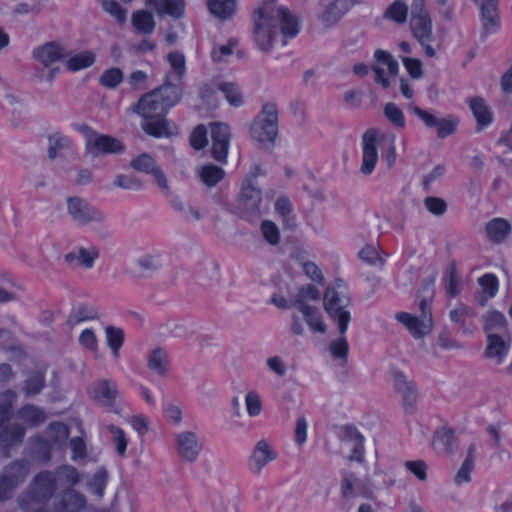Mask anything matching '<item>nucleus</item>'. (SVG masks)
Returning a JSON list of instances; mask_svg holds the SVG:
<instances>
[{
  "instance_id": "1",
  "label": "nucleus",
  "mask_w": 512,
  "mask_h": 512,
  "mask_svg": "<svg viewBox=\"0 0 512 512\" xmlns=\"http://www.w3.org/2000/svg\"><path fill=\"white\" fill-rule=\"evenodd\" d=\"M278 26L284 37L293 38L299 32L297 19L284 7L267 2L255 10L252 36L261 51H269L272 48Z\"/></svg>"
},
{
  "instance_id": "2",
  "label": "nucleus",
  "mask_w": 512,
  "mask_h": 512,
  "mask_svg": "<svg viewBox=\"0 0 512 512\" xmlns=\"http://www.w3.org/2000/svg\"><path fill=\"white\" fill-rule=\"evenodd\" d=\"M379 150L388 168H392L397 160L396 137L385 135L378 130L366 131L361 139L360 172L364 176L371 175L379 161Z\"/></svg>"
},
{
  "instance_id": "3",
  "label": "nucleus",
  "mask_w": 512,
  "mask_h": 512,
  "mask_svg": "<svg viewBox=\"0 0 512 512\" xmlns=\"http://www.w3.org/2000/svg\"><path fill=\"white\" fill-rule=\"evenodd\" d=\"M132 109L144 119L142 128L147 134L154 137H168L174 134V127L162 118L166 110L159 100V95L154 91L143 96Z\"/></svg>"
},
{
  "instance_id": "4",
  "label": "nucleus",
  "mask_w": 512,
  "mask_h": 512,
  "mask_svg": "<svg viewBox=\"0 0 512 512\" xmlns=\"http://www.w3.org/2000/svg\"><path fill=\"white\" fill-rule=\"evenodd\" d=\"M67 213L71 220L80 226H98L97 233L101 238L111 236L107 216L80 197L67 199Z\"/></svg>"
},
{
  "instance_id": "5",
  "label": "nucleus",
  "mask_w": 512,
  "mask_h": 512,
  "mask_svg": "<svg viewBox=\"0 0 512 512\" xmlns=\"http://www.w3.org/2000/svg\"><path fill=\"white\" fill-rule=\"evenodd\" d=\"M323 302L327 314L337 323L340 334L344 335L351 320L348 309L350 297L346 287L337 285L327 288Z\"/></svg>"
},
{
  "instance_id": "6",
  "label": "nucleus",
  "mask_w": 512,
  "mask_h": 512,
  "mask_svg": "<svg viewBox=\"0 0 512 512\" xmlns=\"http://www.w3.org/2000/svg\"><path fill=\"white\" fill-rule=\"evenodd\" d=\"M277 131V109L273 104H265L251 126V136L262 145H270L275 141Z\"/></svg>"
},
{
  "instance_id": "7",
  "label": "nucleus",
  "mask_w": 512,
  "mask_h": 512,
  "mask_svg": "<svg viewBox=\"0 0 512 512\" xmlns=\"http://www.w3.org/2000/svg\"><path fill=\"white\" fill-rule=\"evenodd\" d=\"M86 153L98 157L106 154H119L124 151V145L115 137L100 134L88 126H81Z\"/></svg>"
},
{
  "instance_id": "8",
  "label": "nucleus",
  "mask_w": 512,
  "mask_h": 512,
  "mask_svg": "<svg viewBox=\"0 0 512 512\" xmlns=\"http://www.w3.org/2000/svg\"><path fill=\"white\" fill-rule=\"evenodd\" d=\"M419 308L421 310L419 316L407 312H398L395 314V319L402 324L415 339L429 335L433 328V319L429 303L422 300L419 304Z\"/></svg>"
},
{
  "instance_id": "9",
  "label": "nucleus",
  "mask_w": 512,
  "mask_h": 512,
  "mask_svg": "<svg viewBox=\"0 0 512 512\" xmlns=\"http://www.w3.org/2000/svg\"><path fill=\"white\" fill-rule=\"evenodd\" d=\"M292 314L291 331L294 335L302 336L305 333V327L302 319L313 333L325 334L327 326L323 320L321 312L310 304L299 303V309Z\"/></svg>"
},
{
  "instance_id": "10",
  "label": "nucleus",
  "mask_w": 512,
  "mask_h": 512,
  "mask_svg": "<svg viewBox=\"0 0 512 512\" xmlns=\"http://www.w3.org/2000/svg\"><path fill=\"white\" fill-rule=\"evenodd\" d=\"M174 448L182 462L194 463L202 453L203 443L197 432L181 430L174 434Z\"/></svg>"
},
{
  "instance_id": "11",
  "label": "nucleus",
  "mask_w": 512,
  "mask_h": 512,
  "mask_svg": "<svg viewBox=\"0 0 512 512\" xmlns=\"http://www.w3.org/2000/svg\"><path fill=\"white\" fill-rule=\"evenodd\" d=\"M410 27L413 36L420 44L432 42L433 25L429 13L424 7V0H415L412 5Z\"/></svg>"
},
{
  "instance_id": "12",
  "label": "nucleus",
  "mask_w": 512,
  "mask_h": 512,
  "mask_svg": "<svg viewBox=\"0 0 512 512\" xmlns=\"http://www.w3.org/2000/svg\"><path fill=\"white\" fill-rule=\"evenodd\" d=\"M130 166L136 171L151 175L154 178V181L158 185L161 192L165 196L171 195V189L169 186L168 179L164 171L157 164L154 158H152V156L146 153L140 154L133 158V160L130 163Z\"/></svg>"
},
{
  "instance_id": "13",
  "label": "nucleus",
  "mask_w": 512,
  "mask_h": 512,
  "mask_svg": "<svg viewBox=\"0 0 512 512\" xmlns=\"http://www.w3.org/2000/svg\"><path fill=\"white\" fill-rule=\"evenodd\" d=\"M278 457V453L275 450L273 444L267 439L258 440L248 458L249 470L259 475L262 471Z\"/></svg>"
},
{
  "instance_id": "14",
  "label": "nucleus",
  "mask_w": 512,
  "mask_h": 512,
  "mask_svg": "<svg viewBox=\"0 0 512 512\" xmlns=\"http://www.w3.org/2000/svg\"><path fill=\"white\" fill-rule=\"evenodd\" d=\"M374 59L372 70L375 73V81L382 87L388 88L391 84L390 79L399 71L398 62L384 50H376Z\"/></svg>"
},
{
  "instance_id": "15",
  "label": "nucleus",
  "mask_w": 512,
  "mask_h": 512,
  "mask_svg": "<svg viewBox=\"0 0 512 512\" xmlns=\"http://www.w3.org/2000/svg\"><path fill=\"white\" fill-rule=\"evenodd\" d=\"M212 156L221 163L227 162L230 128L224 123L211 124Z\"/></svg>"
},
{
  "instance_id": "16",
  "label": "nucleus",
  "mask_w": 512,
  "mask_h": 512,
  "mask_svg": "<svg viewBox=\"0 0 512 512\" xmlns=\"http://www.w3.org/2000/svg\"><path fill=\"white\" fill-rule=\"evenodd\" d=\"M87 393L93 401L103 406H112L119 397L117 384L106 379L92 383Z\"/></svg>"
},
{
  "instance_id": "17",
  "label": "nucleus",
  "mask_w": 512,
  "mask_h": 512,
  "mask_svg": "<svg viewBox=\"0 0 512 512\" xmlns=\"http://www.w3.org/2000/svg\"><path fill=\"white\" fill-rule=\"evenodd\" d=\"M510 352V343L498 334H489L486 339L484 357L494 365H501Z\"/></svg>"
},
{
  "instance_id": "18",
  "label": "nucleus",
  "mask_w": 512,
  "mask_h": 512,
  "mask_svg": "<svg viewBox=\"0 0 512 512\" xmlns=\"http://www.w3.org/2000/svg\"><path fill=\"white\" fill-rule=\"evenodd\" d=\"M364 0H333L326 5L322 13V21L326 25H333L338 22L355 4L361 3Z\"/></svg>"
},
{
  "instance_id": "19",
  "label": "nucleus",
  "mask_w": 512,
  "mask_h": 512,
  "mask_svg": "<svg viewBox=\"0 0 512 512\" xmlns=\"http://www.w3.org/2000/svg\"><path fill=\"white\" fill-rule=\"evenodd\" d=\"M64 57H67L64 48L53 42L46 43L33 51V58L44 67H50Z\"/></svg>"
},
{
  "instance_id": "20",
  "label": "nucleus",
  "mask_w": 512,
  "mask_h": 512,
  "mask_svg": "<svg viewBox=\"0 0 512 512\" xmlns=\"http://www.w3.org/2000/svg\"><path fill=\"white\" fill-rule=\"evenodd\" d=\"M99 255L100 252L96 246H81L66 254L65 260L68 263H75L78 266L84 267L86 269H91L94 266L95 261L98 259Z\"/></svg>"
},
{
  "instance_id": "21",
  "label": "nucleus",
  "mask_w": 512,
  "mask_h": 512,
  "mask_svg": "<svg viewBox=\"0 0 512 512\" xmlns=\"http://www.w3.org/2000/svg\"><path fill=\"white\" fill-rule=\"evenodd\" d=\"M147 367L154 374L166 377L170 369V357L168 352L161 347L153 348L147 356Z\"/></svg>"
},
{
  "instance_id": "22",
  "label": "nucleus",
  "mask_w": 512,
  "mask_h": 512,
  "mask_svg": "<svg viewBox=\"0 0 512 512\" xmlns=\"http://www.w3.org/2000/svg\"><path fill=\"white\" fill-rule=\"evenodd\" d=\"M240 203L249 212L259 210L261 203V191L252 180H246L242 184L240 192Z\"/></svg>"
},
{
  "instance_id": "23",
  "label": "nucleus",
  "mask_w": 512,
  "mask_h": 512,
  "mask_svg": "<svg viewBox=\"0 0 512 512\" xmlns=\"http://www.w3.org/2000/svg\"><path fill=\"white\" fill-rule=\"evenodd\" d=\"M512 226L504 218H494L490 220L485 227L487 238L494 243H502L511 233Z\"/></svg>"
},
{
  "instance_id": "24",
  "label": "nucleus",
  "mask_w": 512,
  "mask_h": 512,
  "mask_svg": "<svg viewBox=\"0 0 512 512\" xmlns=\"http://www.w3.org/2000/svg\"><path fill=\"white\" fill-rule=\"evenodd\" d=\"M394 386L395 389L402 395L404 406L407 409L413 408L417 398V392L413 383L410 382L404 374L395 372Z\"/></svg>"
},
{
  "instance_id": "25",
  "label": "nucleus",
  "mask_w": 512,
  "mask_h": 512,
  "mask_svg": "<svg viewBox=\"0 0 512 512\" xmlns=\"http://www.w3.org/2000/svg\"><path fill=\"white\" fill-rule=\"evenodd\" d=\"M147 5L159 14L181 17L185 11L183 0H147Z\"/></svg>"
},
{
  "instance_id": "26",
  "label": "nucleus",
  "mask_w": 512,
  "mask_h": 512,
  "mask_svg": "<svg viewBox=\"0 0 512 512\" xmlns=\"http://www.w3.org/2000/svg\"><path fill=\"white\" fill-rule=\"evenodd\" d=\"M209 12L220 20H229L237 12V0H208Z\"/></svg>"
},
{
  "instance_id": "27",
  "label": "nucleus",
  "mask_w": 512,
  "mask_h": 512,
  "mask_svg": "<svg viewBox=\"0 0 512 512\" xmlns=\"http://www.w3.org/2000/svg\"><path fill=\"white\" fill-rule=\"evenodd\" d=\"M396 483V477L391 470L375 465L374 471L369 478V485L374 490H387Z\"/></svg>"
},
{
  "instance_id": "28",
  "label": "nucleus",
  "mask_w": 512,
  "mask_h": 512,
  "mask_svg": "<svg viewBox=\"0 0 512 512\" xmlns=\"http://www.w3.org/2000/svg\"><path fill=\"white\" fill-rule=\"evenodd\" d=\"M73 149L72 140L62 133H53L48 138V156L50 159L61 156L63 152L72 151Z\"/></svg>"
},
{
  "instance_id": "29",
  "label": "nucleus",
  "mask_w": 512,
  "mask_h": 512,
  "mask_svg": "<svg viewBox=\"0 0 512 512\" xmlns=\"http://www.w3.org/2000/svg\"><path fill=\"white\" fill-rule=\"evenodd\" d=\"M483 328L487 336L503 332L507 327V320L503 313L497 310H488L483 316Z\"/></svg>"
},
{
  "instance_id": "30",
  "label": "nucleus",
  "mask_w": 512,
  "mask_h": 512,
  "mask_svg": "<svg viewBox=\"0 0 512 512\" xmlns=\"http://www.w3.org/2000/svg\"><path fill=\"white\" fill-rule=\"evenodd\" d=\"M154 93L159 95V100L163 103L164 109L167 110L178 103L181 97V89L175 82L172 84L170 81L164 84Z\"/></svg>"
},
{
  "instance_id": "31",
  "label": "nucleus",
  "mask_w": 512,
  "mask_h": 512,
  "mask_svg": "<svg viewBox=\"0 0 512 512\" xmlns=\"http://www.w3.org/2000/svg\"><path fill=\"white\" fill-rule=\"evenodd\" d=\"M478 283L482 289V295L479 298L480 305H486L487 301L496 296L498 292V279L493 274H485L478 279Z\"/></svg>"
},
{
  "instance_id": "32",
  "label": "nucleus",
  "mask_w": 512,
  "mask_h": 512,
  "mask_svg": "<svg viewBox=\"0 0 512 512\" xmlns=\"http://www.w3.org/2000/svg\"><path fill=\"white\" fill-rule=\"evenodd\" d=\"M94 62V53L91 51H83L72 55L67 54L65 64L68 70L75 72L90 67Z\"/></svg>"
},
{
  "instance_id": "33",
  "label": "nucleus",
  "mask_w": 512,
  "mask_h": 512,
  "mask_svg": "<svg viewBox=\"0 0 512 512\" xmlns=\"http://www.w3.org/2000/svg\"><path fill=\"white\" fill-rule=\"evenodd\" d=\"M469 106L479 126L484 127L492 122V113L482 98L471 99Z\"/></svg>"
},
{
  "instance_id": "34",
  "label": "nucleus",
  "mask_w": 512,
  "mask_h": 512,
  "mask_svg": "<svg viewBox=\"0 0 512 512\" xmlns=\"http://www.w3.org/2000/svg\"><path fill=\"white\" fill-rule=\"evenodd\" d=\"M131 22L133 27L141 34H151L155 29V21L152 14L145 10L134 12Z\"/></svg>"
},
{
  "instance_id": "35",
  "label": "nucleus",
  "mask_w": 512,
  "mask_h": 512,
  "mask_svg": "<svg viewBox=\"0 0 512 512\" xmlns=\"http://www.w3.org/2000/svg\"><path fill=\"white\" fill-rule=\"evenodd\" d=\"M197 174L206 186L213 187L223 179L225 172L223 169L209 164L199 167Z\"/></svg>"
},
{
  "instance_id": "36",
  "label": "nucleus",
  "mask_w": 512,
  "mask_h": 512,
  "mask_svg": "<svg viewBox=\"0 0 512 512\" xmlns=\"http://www.w3.org/2000/svg\"><path fill=\"white\" fill-rule=\"evenodd\" d=\"M343 431V441L353 442V453L349 456V459L361 461L363 457V436L353 427H345Z\"/></svg>"
},
{
  "instance_id": "37",
  "label": "nucleus",
  "mask_w": 512,
  "mask_h": 512,
  "mask_svg": "<svg viewBox=\"0 0 512 512\" xmlns=\"http://www.w3.org/2000/svg\"><path fill=\"white\" fill-rule=\"evenodd\" d=\"M106 343L111 349L115 359L120 356V349L124 343V332L121 328L108 326L105 328Z\"/></svg>"
},
{
  "instance_id": "38",
  "label": "nucleus",
  "mask_w": 512,
  "mask_h": 512,
  "mask_svg": "<svg viewBox=\"0 0 512 512\" xmlns=\"http://www.w3.org/2000/svg\"><path fill=\"white\" fill-rule=\"evenodd\" d=\"M475 448L471 446L468 455L455 475L454 481L457 485L468 483L471 480V473L474 469Z\"/></svg>"
},
{
  "instance_id": "39",
  "label": "nucleus",
  "mask_w": 512,
  "mask_h": 512,
  "mask_svg": "<svg viewBox=\"0 0 512 512\" xmlns=\"http://www.w3.org/2000/svg\"><path fill=\"white\" fill-rule=\"evenodd\" d=\"M219 90L223 93L227 102L234 107L243 105L244 98L239 87L233 82H221Z\"/></svg>"
},
{
  "instance_id": "40",
  "label": "nucleus",
  "mask_w": 512,
  "mask_h": 512,
  "mask_svg": "<svg viewBox=\"0 0 512 512\" xmlns=\"http://www.w3.org/2000/svg\"><path fill=\"white\" fill-rule=\"evenodd\" d=\"M107 430L109 431V433L111 435V439H112L113 444L115 445V449H116L118 456L125 457L126 451H127V446L129 443V438H128L127 434L125 433V431L122 428H120L116 425H108Z\"/></svg>"
},
{
  "instance_id": "41",
  "label": "nucleus",
  "mask_w": 512,
  "mask_h": 512,
  "mask_svg": "<svg viewBox=\"0 0 512 512\" xmlns=\"http://www.w3.org/2000/svg\"><path fill=\"white\" fill-rule=\"evenodd\" d=\"M85 504V497L73 490H69L63 495L62 510L65 512H78L85 507Z\"/></svg>"
},
{
  "instance_id": "42",
  "label": "nucleus",
  "mask_w": 512,
  "mask_h": 512,
  "mask_svg": "<svg viewBox=\"0 0 512 512\" xmlns=\"http://www.w3.org/2000/svg\"><path fill=\"white\" fill-rule=\"evenodd\" d=\"M454 441L452 431L442 428L434 436L433 445L438 453L446 454L451 452Z\"/></svg>"
},
{
  "instance_id": "43",
  "label": "nucleus",
  "mask_w": 512,
  "mask_h": 512,
  "mask_svg": "<svg viewBox=\"0 0 512 512\" xmlns=\"http://www.w3.org/2000/svg\"><path fill=\"white\" fill-rule=\"evenodd\" d=\"M275 211L282 218L283 224L287 228L296 226L295 217L292 214V205L285 197H280L275 202Z\"/></svg>"
},
{
  "instance_id": "44",
  "label": "nucleus",
  "mask_w": 512,
  "mask_h": 512,
  "mask_svg": "<svg viewBox=\"0 0 512 512\" xmlns=\"http://www.w3.org/2000/svg\"><path fill=\"white\" fill-rule=\"evenodd\" d=\"M161 266L160 259L155 255H144L135 262V273L139 276H145L157 270Z\"/></svg>"
},
{
  "instance_id": "45",
  "label": "nucleus",
  "mask_w": 512,
  "mask_h": 512,
  "mask_svg": "<svg viewBox=\"0 0 512 512\" xmlns=\"http://www.w3.org/2000/svg\"><path fill=\"white\" fill-rule=\"evenodd\" d=\"M480 15L484 36L494 34L499 30L500 20L497 10L481 11Z\"/></svg>"
},
{
  "instance_id": "46",
  "label": "nucleus",
  "mask_w": 512,
  "mask_h": 512,
  "mask_svg": "<svg viewBox=\"0 0 512 512\" xmlns=\"http://www.w3.org/2000/svg\"><path fill=\"white\" fill-rule=\"evenodd\" d=\"M385 17L398 24H403L408 17V7L404 2L396 0L386 9Z\"/></svg>"
},
{
  "instance_id": "47",
  "label": "nucleus",
  "mask_w": 512,
  "mask_h": 512,
  "mask_svg": "<svg viewBox=\"0 0 512 512\" xmlns=\"http://www.w3.org/2000/svg\"><path fill=\"white\" fill-rule=\"evenodd\" d=\"M475 312L473 308L464 304L458 303L456 306L450 310L449 319L456 324L461 325L462 327L465 325L468 319L474 318Z\"/></svg>"
},
{
  "instance_id": "48",
  "label": "nucleus",
  "mask_w": 512,
  "mask_h": 512,
  "mask_svg": "<svg viewBox=\"0 0 512 512\" xmlns=\"http://www.w3.org/2000/svg\"><path fill=\"white\" fill-rule=\"evenodd\" d=\"M167 60L172 69L169 80L174 77L175 82H179L186 70L184 55L178 52H172L167 56Z\"/></svg>"
},
{
  "instance_id": "49",
  "label": "nucleus",
  "mask_w": 512,
  "mask_h": 512,
  "mask_svg": "<svg viewBox=\"0 0 512 512\" xmlns=\"http://www.w3.org/2000/svg\"><path fill=\"white\" fill-rule=\"evenodd\" d=\"M238 46L236 39H229L226 44L215 46L211 51V57L214 62H222L231 56Z\"/></svg>"
},
{
  "instance_id": "50",
  "label": "nucleus",
  "mask_w": 512,
  "mask_h": 512,
  "mask_svg": "<svg viewBox=\"0 0 512 512\" xmlns=\"http://www.w3.org/2000/svg\"><path fill=\"white\" fill-rule=\"evenodd\" d=\"M445 290L451 297H455L461 290V281L457 275L455 266H451L444 276Z\"/></svg>"
},
{
  "instance_id": "51",
  "label": "nucleus",
  "mask_w": 512,
  "mask_h": 512,
  "mask_svg": "<svg viewBox=\"0 0 512 512\" xmlns=\"http://www.w3.org/2000/svg\"><path fill=\"white\" fill-rule=\"evenodd\" d=\"M96 311L89 306H79L72 311L68 318V323L71 326L77 325L81 322L92 320L96 318Z\"/></svg>"
},
{
  "instance_id": "52",
  "label": "nucleus",
  "mask_w": 512,
  "mask_h": 512,
  "mask_svg": "<svg viewBox=\"0 0 512 512\" xmlns=\"http://www.w3.org/2000/svg\"><path fill=\"white\" fill-rule=\"evenodd\" d=\"M245 407L247 414L250 417H256L262 412V400L259 393L255 390H250L245 395Z\"/></svg>"
},
{
  "instance_id": "53",
  "label": "nucleus",
  "mask_w": 512,
  "mask_h": 512,
  "mask_svg": "<svg viewBox=\"0 0 512 512\" xmlns=\"http://www.w3.org/2000/svg\"><path fill=\"white\" fill-rule=\"evenodd\" d=\"M107 483V473L104 469H98L88 481L89 489L99 497H102Z\"/></svg>"
},
{
  "instance_id": "54",
  "label": "nucleus",
  "mask_w": 512,
  "mask_h": 512,
  "mask_svg": "<svg viewBox=\"0 0 512 512\" xmlns=\"http://www.w3.org/2000/svg\"><path fill=\"white\" fill-rule=\"evenodd\" d=\"M320 293L319 290L311 285L308 284L306 286H303L297 294L296 299L293 302V307L295 309H299V303L302 302L303 304H309L310 301H315L319 298Z\"/></svg>"
},
{
  "instance_id": "55",
  "label": "nucleus",
  "mask_w": 512,
  "mask_h": 512,
  "mask_svg": "<svg viewBox=\"0 0 512 512\" xmlns=\"http://www.w3.org/2000/svg\"><path fill=\"white\" fill-rule=\"evenodd\" d=\"M123 80V72L119 68H110L100 76V83L107 88L117 87Z\"/></svg>"
},
{
  "instance_id": "56",
  "label": "nucleus",
  "mask_w": 512,
  "mask_h": 512,
  "mask_svg": "<svg viewBox=\"0 0 512 512\" xmlns=\"http://www.w3.org/2000/svg\"><path fill=\"white\" fill-rule=\"evenodd\" d=\"M56 487L55 476L51 472H42L35 479V489L39 492L46 491L51 494Z\"/></svg>"
},
{
  "instance_id": "57",
  "label": "nucleus",
  "mask_w": 512,
  "mask_h": 512,
  "mask_svg": "<svg viewBox=\"0 0 512 512\" xmlns=\"http://www.w3.org/2000/svg\"><path fill=\"white\" fill-rule=\"evenodd\" d=\"M266 367L268 370L276 375L277 377H284L287 374L288 366L285 360L278 355L269 356L266 361Z\"/></svg>"
},
{
  "instance_id": "58",
  "label": "nucleus",
  "mask_w": 512,
  "mask_h": 512,
  "mask_svg": "<svg viewBox=\"0 0 512 512\" xmlns=\"http://www.w3.org/2000/svg\"><path fill=\"white\" fill-rule=\"evenodd\" d=\"M458 120L452 116L438 119L436 124L437 136L439 138H446L453 134L457 128Z\"/></svg>"
},
{
  "instance_id": "59",
  "label": "nucleus",
  "mask_w": 512,
  "mask_h": 512,
  "mask_svg": "<svg viewBox=\"0 0 512 512\" xmlns=\"http://www.w3.org/2000/svg\"><path fill=\"white\" fill-rule=\"evenodd\" d=\"M384 114L394 126L400 128L405 126L404 114L394 103H387L385 105Z\"/></svg>"
},
{
  "instance_id": "60",
  "label": "nucleus",
  "mask_w": 512,
  "mask_h": 512,
  "mask_svg": "<svg viewBox=\"0 0 512 512\" xmlns=\"http://www.w3.org/2000/svg\"><path fill=\"white\" fill-rule=\"evenodd\" d=\"M163 414L166 421L174 426H179L183 420L181 408L173 403L164 404Z\"/></svg>"
},
{
  "instance_id": "61",
  "label": "nucleus",
  "mask_w": 512,
  "mask_h": 512,
  "mask_svg": "<svg viewBox=\"0 0 512 512\" xmlns=\"http://www.w3.org/2000/svg\"><path fill=\"white\" fill-rule=\"evenodd\" d=\"M20 417L31 425H37L45 419L43 411L33 406L23 408L20 412Z\"/></svg>"
},
{
  "instance_id": "62",
  "label": "nucleus",
  "mask_w": 512,
  "mask_h": 512,
  "mask_svg": "<svg viewBox=\"0 0 512 512\" xmlns=\"http://www.w3.org/2000/svg\"><path fill=\"white\" fill-rule=\"evenodd\" d=\"M102 6L118 23L122 24L126 21V11L115 0H104Z\"/></svg>"
},
{
  "instance_id": "63",
  "label": "nucleus",
  "mask_w": 512,
  "mask_h": 512,
  "mask_svg": "<svg viewBox=\"0 0 512 512\" xmlns=\"http://www.w3.org/2000/svg\"><path fill=\"white\" fill-rule=\"evenodd\" d=\"M359 257L370 265L378 266L383 264V259L380 257L377 247L372 245L363 247L359 252Z\"/></svg>"
},
{
  "instance_id": "64",
  "label": "nucleus",
  "mask_w": 512,
  "mask_h": 512,
  "mask_svg": "<svg viewBox=\"0 0 512 512\" xmlns=\"http://www.w3.org/2000/svg\"><path fill=\"white\" fill-rule=\"evenodd\" d=\"M58 478L60 481L72 486L78 484L81 480L78 471L70 465L62 466L58 470Z\"/></svg>"
}]
</instances>
